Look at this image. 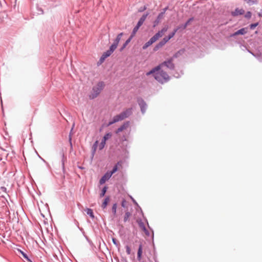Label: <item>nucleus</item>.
I'll return each instance as SVG.
<instances>
[{
    "label": "nucleus",
    "instance_id": "473e14b6",
    "mask_svg": "<svg viewBox=\"0 0 262 262\" xmlns=\"http://www.w3.org/2000/svg\"><path fill=\"white\" fill-rule=\"evenodd\" d=\"M177 32V29H173V31L170 33L167 36H166L169 39L172 38L174 35L176 34V32Z\"/></svg>",
    "mask_w": 262,
    "mask_h": 262
},
{
    "label": "nucleus",
    "instance_id": "864d4df0",
    "mask_svg": "<svg viewBox=\"0 0 262 262\" xmlns=\"http://www.w3.org/2000/svg\"><path fill=\"white\" fill-rule=\"evenodd\" d=\"M131 199H132V201H133V202L134 203V204L135 205L137 206L138 207H139V205H138V203H137V202H136V201L134 199V198H132V197H131Z\"/></svg>",
    "mask_w": 262,
    "mask_h": 262
},
{
    "label": "nucleus",
    "instance_id": "37998d69",
    "mask_svg": "<svg viewBox=\"0 0 262 262\" xmlns=\"http://www.w3.org/2000/svg\"><path fill=\"white\" fill-rule=\"evenodd\" d=\"M252 13L250 11H247L245 15V17L249 19L251 17Z\"/></svg>",
    "mask_w": 262,
    "mask_h": 262
},
{
    "label": "nucleus",
    "instance_id": "f3484780",
    "mask_svg": "<svg viewBox=\"0 0 262 262\" xmlns=\"http://www.w3.org/2000/svg\"><path fill=\"white\" fill-rule=\"evenodd\" d=\"M133 37L134 36L130 35L128 38L125 41V42L123 44L122 46L120 48L119 50L120 52L122 51L126 48V47L130 42Z\"/></svg>",
    "mask_w": 262,
    "mask_h": 262
},
{
    "label": "nucleus",
    "instance_id": "393cba45",
    "mask_svg": "<svg viewBox=\"0 0 262 262\" xmlns=\"http://www.w3.org/2000/svg\"><path fill=\"white\" fill-rule=\"evenodd\" d=\"M72 130H73V128L71 129L70 134L69 135V142L70 145V151H71L73 150V144H72V134H71Z\"/></svg>",
    "mask_w": 262,
    "mask_h": 262
},
{
    "label": "nucleus",
    "instance_id": "2f4dec72",
    "mask_svg": "<svg viewBox=\"0 0 262 262\" xmlns=\"http://www.w3.org/2000/svg\"><path fill=\"white\" fill-rule=\"evenodd\" d=\"M182 75H183V72H182V71H180V72H175L173 73V76L174 77L178 78H180Z\"/></svg>",
    "mask_w": 262,
    "mask_h": 262
},
{
    "label": "nucleus",
    "instance_id": "20e7f679",
    "mask_svg": "<svg viewBox=\"0 0 262 262\" xmlns=\"http://www.w3.org/2000/svg\"><path fill=\"white\" fill-rule=\"evenodd\" d=\"M137 101L139 106H140L141 112L142 115H144L147 108V104L144 100L141 97H138Z\"/></svg>",
    "mask_w": 262,
    "mask_h": 262
},
{
    "label": "nucleus",
    "instance_id": "ddd939ff",
    "mask_svg": "<svg viewBox=\"0 0 262 262\" xmlns=\"http://www.w3.org/2000/svg\"><path fill=\"white\" fill-rule=\"evenodd\" d=\"M122 162L121 161H118L113 167L111 170H108L110 173L113 176L115 172L119 170V167L121 166Z\"/></svg>",
    "mask_w": 262,
    "mask_h": 262
},
{
    "label": "nucleus",
    "instance_id": "f03ea898",
    "mask_svg": "<svg viewBox=\"0 0 262 262\" xmlns=\"http://www.w3.org/2000/svg\"><path fill=\"white\" fill-rule=\"evenodd\" d=\"M104 86L105 84L103 81H99L97 83V85L92 88V92L89 96V98L90 99H94L96 98L103 89Z\"/></svg>",
    "mask_w": 262,
    "mask_h": 262
},
{
    "label": "nucleus",
    "instance_id": "e2e57ef3",
    "mask_svg": "<svg viewBox=\"0 0 262 262\" xmlns=\"http://www.w3.org/2000/svg\"><path fill=\"white\" fill-rule=\"evenodd\" d=\"M75 224L76 225V226L78 227V226H79V223H78V222L76 220H75Z\"/></svg>",
    "mask_w": 262,
    "mask_h": 262
},
{
    "label": "nucleus",
    "instance_id": "2eb2a0df",
    "mask_svg": "<svg viewBox=\"0 0 262 262\" xmlns=\"http://www.w3.org/2000/svg\"><path fill=\"white\" fill-rule=\"evenodd\" d=\"M98 141L96 140L93 144L92 148L91 159H93L98 147Z\"/></svg>",
    "mask_w": 262,
    "mask_h": 262
},
{
    "label": "nucleus",
    "instance_id": "f257e3e1",
    "mask_svg": "<svg viewBox=\"0 0 262 262\" xmlns=\"http://www.w3.org/2000/svg\"><path fill=\"white\" fill-rule=\"evenodd\" d=\"M173 58H168L147 72L146 75L147 76L152 75L154 78L161 83L168 82L170 77L167 73L163 70L162 68L166 67L170 70H174L175 65L173 62Z\"/></svg>",
    "mask_w": 262,
    "mask_h": 262
},
{
    "label": "nucleus",
    "instance_id": "79ce46f5",
    "mask_svg": "<svg viewBox=\"0 0 262 262\" xmlns=\"http://www.w3.org/2000/svg\"><path fill=\"white\" fill-rule=\"evenodd\" d=\"M186 28V27H184V24H182L178 26L174 29H177V31L180 29L181 30H185Z\"/></svg>",
    "mask_w": 262,
    "mask_h": 262
},
{
    "label": "nucleus",
    "instance_id": "09e8293b",
    "mask_svg": "<svg viewBox=\"0 0 262 262\" xmlns=\"http://www.w3.org/2000/svg\"><path fill=\"white\" fill-rule=\"evenodd\" d=\"M147 9V7L146 6H144L143 7H141L139 8V9L138 10V11L139 12H142L143 11H144L146 9Z\"/></svg>",
    "mask_w": 262,
    "mask_h": 262
},
{
    "label": "nucleus",
    "instance_id": "4468645a",
    "mask_svg": "<svg viewBox=\"0 0 262 262\" xmlns=\"http://www.w3.org/2000/svg\"><path fill=\"white\" fill-rule=\"evenodd\" d=\"M125 118L129 117L133 114V108L129 107L121 112Z\"/></svg>",
    "mask_w": 262,
    "mask_h": 262
},
{
    "label": "nucleus",
    "instance_id": "412c9836",
    "mask_svg": "<svg viewBox=\"0 0 262 262\" xmlns=\"http://www.w3.org/2000/svg\"><path fill=\"white\" fill-rule=\"evenodd\" d=\"M184 52V50L181 49V50H179L178 51H177V52H176L173 55L172 57H171V58H173V59L174 58H177L178 57H179L181 55H182Z\"/></svg>",
    "mask_w": 262,
    "mask_h": 262
},
{
    "label": "nucleus",
    "instance_id": "0e129e2a",
    "mask_svg": "<svg viewBox=\"0 0 262 262\" xmlns=\"http://www.w3.org/2000/svg\"><path fill=\"white\" fill-rule=\"evenodd\" d=\"M152 241H154V231L152 230Z\"/></svg>",
    "mask_w": 262,
    "mask_h": 262
},
{
    "label": "nucleus",
    "instance_id": "603ef678",
    "mask_svg": "<svg viewBox=\"0 0 262 262\" xmlns=\"http://www.w3.org/2000/svg\"><path fill=\"white\" fill-rule=\"evenodd\" d=\"M143 231L145 233V234L146 236H149L150 235V233H149V231L146 228Z\"/></svg>",
    "mask_w": 262,
    "mask_h": 262
},
{
    "label": "nucleus",
    "instance_id": "a878e982",
    "mask_svg": "<svg viewBox=\"0 0 262 262\" xmlns=\"http://www.w3.org/2000/svg\"><path fill=\"white\" fill-rule=\"evenodd\" d=\"M115 117L117 122L123 120V119H125L124 117L123 116V115L121 113L118 115L115 116Z\"/></svg>",
    "mask_w": 262,
    "mask_h": 262
},
{
    "label": "nucleus",
    "instance_id": "8fccbe9b",
    "mask_svg": "<svg viewBox=\"0 0 262 262\" xmlns=\"http://www.w3.org/2000/svg\"><path fill=\"white\" fill-rule=\"evenodd\" d=\"M126 201L125 199H123L121 202V206L122 207L125 208L126 207Z\"/></svg>",
    "mask_w": 262,
    "mask_h": 262
},
{
    "label": "nucleus",
    "instance_id": "5701e85b",
    "mask_svg": "<svg viewBox=\"0 0 262 262\" xmlns=\"http://www.w3.org/2000/svg\"><path fill=\"white\" fill-rule=\"evenodd\" d=\"M252 55L255 57L259 62H262V54L260 52L252 54Z\"/></svg>",
    "mask_w": 262,
    "mask_h": 262
},
{
    "label": "nucleus",
    "instance_id": "f8f14e48",
    "mask_svg": "<svg viewBox=\"0 0 262 262\" xmlns=\"http://www.w3.org/2000/svg\"><path fill=\"white\" fill-rule=\"evenodd\" d=\"M61 163L62 171L63 172V173L64 174L65 172H66L65 162L67 161V157L65 156L63 152H61Z\"/></svg>",
    "mask_w": 262,
    "mask_h": 262
},
{
    "label": "nucleus",
    "instance_id": "c85d7f7f",
    "mask_svg": "<svg viewBox=\"0 0 262 262\" xmlns=\"http://www.w3.org/2000/svg\"><path fill=\"white\" fill-rule=\"evenodd\" d=\"M117 204L116 203L113 205L112 211L114 215H115L117 212Z\"/></svg>",
    "mask_w": 262,
    "mask_h": 262
},
{
    "label": "nucleus",
    "instance_id": "f704fd0d",
    "mask_svg": "<svg viewBox=\"0 0 262 262\" xmlns=\"http://www.w3.org/2000/svg\"><path fill=\"white\" fill-rule=\"evenodd\" d=\"M259 25V23L258 22L252 23L249 25V28L251 30H254L258 25Z\"/></svg>",
    "mask_w": 262,
    "mask_h": 262
},
{
    "label": "nucleus",
    "instance_id": "58836bf2",
    "mask_svg": "<svg viewBox=\"0 0 262 262\" xmlns=\"http://www.w3.org/2000/svg\"><path fill=\"white\" fill-rule=\"evenodd\" d=\"M170 39L166 36L160 41L165 45Z\"/></svg>",
    "mask_w": 262,
    "mask_h": 262
},
{
    "label": "nucleus",
    "instance_id": "c9c22d12",
    "mask_svg": "<svg viewBox=\"0 0 262 262\" xmlns=\"http://www.w3.org/2000/svg\"><path fill=\"white\" fill-rule=\"evenodd\" d=\"M36 10H37V13L38 14H43V9L39 7L38 5H36Z\"/></svg>",
    "mask_w": 262,
    "mask_h": 262
},
{
    "label": "nucleus",
    "instance_id": "3c124183",
    "mask_svg": "<svg viewBox=\"0 0 262 262\" xmlns=\"http://www.w3.org/2000/svg\"><path fill=\"white\" fill-rule=\"evenodd\" d=\"M167 30V27L163 28L160 31L163 35V34Z\"/></svg>",
    "mask_w": 262,
    "mask_h": 262
},
{
    "label": "nucleus",
    "instance_id": "aec40b11",
    "mask_svg": "<svg viewBox=\"0 0 262 262\" xmlns=\"http://www.w3.org/2000/svg\"><path fill=\"white\" fill-rule=\"evenodd\" d=\"M108 189V187L107 185H105L101 189V192L100 193L99 196L100 198H102L105 196V194Z\"/></svg>",
    "mask_w": 262,
    "mask_h": 262
},
{
    "label": "nucleus",
    "instance_id": "de8ad7c7",
    "mask_svg": "<svg viewBox=\"0 0 262 262\" xmlns=\"http://www.w3.org/2000/svg\"><path fill=\"white\" fill-rule=\"evenodd\" d=\"M104 60H105L103 58H102L101 57H100L99 60H98V61L97 63V66H100L104 61Z\"/></svg>",
    "mask_w": 262,
    "mask_h": 262
},
{
    "label": "nucleus",
    "instance_id": "0eeeda50",
    "mask_svg": "<svg viewBox=\"0 0 262 262\" xmlns=\"http://www.w3.org/2000/svg\"><path fill=\"white\" fill-rule=\"evenodd\" d=\"M112 175L111 174V173H110L108 171H107L100 179V185L104 184L107 181H108L112 177Z\"/></svg>",
    "mask_w": 262,
    "mask_h": 262
},
{
    "label": "nucleus",
    "instance_id": "5fc2aeb1",
    "mask_svg": "<svg viewBox=\"0 0 262 262\" xmlns=\"http://www.w3.org/2000/svg\"><path fill=\"white\" fill-rule=\"evenodd\" d=\"M87 242L89 243V244L91 247L94 246V244L91 239L88 240Z\"/></svg>",
    "mask_w": 262,
    "mask_h": 262
},
{
    "label": "nucleus",
    "instance_id": "e433bc0d",
    "mask_svg": "<svg viewBox=\"0 0 262 262\" xmlns=\"http://www.w3.org/2000/svg\"><path fill=\"white\" fill-rule=\"evenodd\" d=\"M194 19V17H191L190 18H189L185 23L184 24V27H187L188 25H189V24L190 23V22H191L192 21H193Z\"/></svg>",
    "mask_w": 262,
    "mask_h": 262
},
{
    "label": "nucleus",
    "instance_id": "6e6d98bb",
    "mask_svg": "<svg viewBox=\"0 0 262 262\" xmlns=\"http://www.w3.org/2000/svg\"><path fill=\"white\" fill-rule=\"evenodd\" d=\"M83 235L87 241L90 239L88 236L85 234V232L84 231H83Z\"/></svg>",
    "mask_w": 262,
    "mask_h": 262
},
{
    "label": "nucleus",
    "instance_id": "69168bd1",
    "mask_svg": "<svg viewBox=\"0 0 262 262\" xmlns=\"http://www.w3.org/2000/svg\"><path fill=\"white\" fill-rule=\"evenodd\" d=\"M78 168H79L80 169H84V167L82 166H78Z\"/></svg>",
    "mask_w": 262,
    "mask_h": 262
},
{
    "label": "nucleus",
    "instance_id": "7c9ffc66",
    "mask_svg": "<svg viewBox=\"0 0 262 262\" xmlns=\"http://www.w3.org/2000/svg\"><path fill=\"white\" fill-rule=\"evenodd\" d=\"M245 1L249 5H253L258 3L257 0H245Z\"/></svg>",
    "mask_w": 262,
    "mask_h": 262
},
{
    "label": "nucleus",
    "instance_id": "72a5a7b5",
    "mask_svg": "<svg viewBox=\"0 0 262 262\" xmlns=\"http://www.w3.org/2000/svg\"><path fill=\"white\" fill-rule=\"evenodd\" d=\"M116 122H117V121L115 117L114 116L112 120L108 121V123L106 125V126H107V127L110 126Z\"/></svg>",
    "mask_w": 262,
    "mask_h": 262
},
{
    "label": "nucleus",
    "instance_id": "7ed1b4c3",
    "mask_svg": "<svg viewBox=\"0 0 262 262\" xmlns=\"http://www.w3.org/2000/svg\"><path fill=\"white\" fill-rule=\"evenodd\" d=\"M149 14V13L147 12L145 14H144L139 19L138 21L137 22L136 26L133 28L132 32H131L130 35L133 36H135L136 33L140 28V27L143 25L144 21L145 20L147 16Z\"/></svg>",
    "mask_w": 262,
    "mask_h": 262
},
{
    "label": "nucleus",
    "instance_id": "bf43d9fd",
    "mask_svg": "<svg viewBox=\"0 0 262 262\" xmlns=\"http://www.w3.org/2000/svg\"><path fill=\"white\" fill-rule=\"evenodd\" d=\"M142 257V255L137 254V259L138 260H140Z\"/></svg>",
    "mask_w": 262,
    "mask_h": 262
},
{
    "label": "nucleus",
    "instance_id": "13d9d810",
    "mask_svg": "<svg viewBox=\"0 0 262 262\" xmlns=\"http://www.w3.org/2000/svg\"><path fill=\"white\" fill-rule=\"evenodd\" d=\"M259 17H262V9L260 10V12L258 13Z\"/></svg>",
    "mask_w": 262,
    "mask_h": 262
},
{
    "label": "nucleus",
    "instance_id": "4d7b16f0",
    "mask_svg": "<svg viewBox=\"0 0 262 262\" xmlns=\"http://www.w3.org/2000/svg\"><path fill=\"white\" fill-rule=\"evenodd\" d=\"M123 32H121V33H120L119 34H118L117 37H119V38H120L121 39L122 36H123Z\"/></svg>",
    "mask_w": 262,
    "mask_h": 262
},
{
    "label": "nucleus",
    "instance_id": "bb28decb",
    "mask_svg": "<svg viewBox=\"0 0 262 262\" xmlns=\"http://www.w3.org/2000/svg\"><path fill=\"white\" fill-rule=\"evenodd\" d=\"M112 242L113 243V244L114 245L116 246V247L117 248H119L120 247V243L119 242L117 241V239L116 238H115V237H112Z\"/></svg>",
    "mask_w": 262,
    "mask_h": 262
},
{
    "label": "nucleus",
    "instance_id": "a18cd8bd",
    "mask_svg": "<svg viewBox=\"0 0 262 262\" xmlns=\"http://www.w3.org/2000/svg\"><path fill=\"white\" fill-rule=\"evenodd\" d=\"M157 40V39L153 36L152 37H151L149 39V40L148 41H149L150 44L152 45V43L155 42Z\"/></svg>",
    "mask_w": 262,
    "mask_h": 262
},
{
    "label": "nucleus",
    "instance_id": "6e6552de",
    "mask_svg": "<svg viewBox=\"0 0 262 262\" xmlns=\"http://www.w3.org/2000/svg\"><path fill=\"white\" fill-rule=\"evenodd\" d=\"M130 122L129 121L124 122L122 125L118 127L115 131L116 134L122 132L123 130L126 129L129 125Z\"/></svg>",
    "mask_w": 262,
    "mask_h": 262
},
{
    "label": "nucleus",
    "instance_id": "b1692460",
    "mask_svg": "<svg viewBox=\"0 0 262 262\" xmlns=\"http://www.w3.org/2000/svg\"><path fill=\"white\" fill-rule=\"evenodd\" d=\"M163 43H162L161 41H160L159 43H158L154 48L153 51L156 52L159 50L161 48H162L163 46Z\"/></svg>",
    "mask_w": 262,
    "mask_h": 262
},
{
    "label": "nucleus",
    "instance_id": "4c0bfd02",
    "mask_svg": "<svg viewBox=\"0 0 262 262\" xmlns=\"http://www.w3.org/2000/svg\"><path fill=\"white\" fill-rule=\"evenodd\" d=\"M143 249H142V244H140L139 246V248L138 249L137 254L139 255H142L143 252Z\"/></svg>",
    "mask_w": 262,
    "mask_h": 262
},
{
    "label": "nucleus",
    "instance_id": "052dcab7",
    "mask_svg": "<svg viewBox=\"0 0 262 262\" xmlns=\"http://www.w3.org/2000/svg\"><path fill=\"white\" fill-rule=\"evenodd\" d=\"M78 228L83 233V231H84L83 228L81 227H80L79 226H78Z\"/></svg>",
    "mask_w": 262,
    "mask_h": 262
},
{
    "label": "nucleus",
    "instance_id": "39448f33",
    "mask_svg": "<svg viewBox=\"0 0 262 262\" xmlns=\"http://www.w3.org/2000/svg\"><path fill=\"white\" fill-rule=\"evenodd\" d=\"M112 136V134L111 132H108L104 135L99 146L100 150H102L104 148L106 141L108 140Z\"/></svg>",
    "mask_w": 262,
    "mask_h": 262
},
{
    "label": "nucleus",
    "instance_id": "c03bdc74",
    "mask_svg": "<svg viewBox=\"0 0 262 262\" xmlns=\"http://www.w3.org/2000/svg\"><path fill=\"white\" fill-rule=\"evenodd\" d=\"M126 252L128 255H130L131 253V249L129 246L126 245L125 246Z\"/></svg>",
    "mask_w": 262,
    "mask_h": 262
},
{
    "label": "nucleus",
    "instance_id": "338daca9",
    "mask_svg": "<svg viewBox=\"0 0 262 262\" xmlns=\"http://www.w3.org/2000/svg\"><path fill=\"white\" fill-rule=\"evenodd\" d=\"M242 46L243 47V49H246L247 50L248 49L246 46L242 45Z\"/></svg>",
    "mask_w": 262,
    "mask_h": 262
},
{
    "label": "nucleus",
    "instance_id": "4be33fe9",
    "mask_svg": "<svg viewBox=\"0 0 262 262\" xmlns=\"http://www.w3.org/2000/svg\"><path fill=\"white\" fill-rule=\"evenodd\" d=\"M86 214L92 219L95 218V215L93 212V210L91 208H87L86 209Z\"/></svg>",
    "mask_w": 262,
    "mask_h": 262
},
{
    "label": "nucleus",
    "instance_id": "a19ab883",
    "mask_svg": "<svg viewBox=\"0 0 262 262\" xmlns=\"http://www.w3.org/2000/svg\"><path fill=\"white\" fill-rule=\"evenodd\" d=\"M151 44L149 42V41H147L142 47L143 50L146 49L148 47H149L150 46H151Z\"/></svg>",
    "mask_w": 262,
    "mask_h": 262
},
{
    "label": "nucleus",
    "instance_id": "c756f323",
    "mask_svg": "<svg viewBox=\"0 0 262 262\" xmlns=\"http://www.w3.org/2000/svg\"><path fill=\"white\" fill-rule=\"evenodd\" d=\"M131 215V213L129 211H126L125 213V215L124 216L123 221L124 222H126L129 216Z\"/></svg>",
    "mask_w": 262,
    "mask_h": 262
},
{
    "label": "nucleus",
    "instance_id": "9d476101",
    "mask_svg": "<svg viewBox=\"0 0 262 262\" xmlns=\"http://www.w3.org/2000/svg\"><path fill=\"white\" fill-rule=\"evenodd\" d=\"M115 50L112 48L111 47H110L109 49L106 51L104 52L101 57L103 58L104 60L109 56L111 55V54L114 52Z\"/></svg>",
    "mask_w": 262,
    "mask_h": 262
},
{
    "label": "nucleus",
    "instance_id": "a211bd4d",
    "mask_svg": "<svg viewBox=\"0 0 262 262\" xmlns=\"http://www.w3.org/2000/svg\"><path fill=\"white\" fill-rule=\"evenodd\" d=\"M18 251L22 255L23 257L28 262H33L28 255L20 249H18Z\"/></svg>",
    "mask_w": 262,
    "mask_h": 262
},
{
    "label": "nucleus",
    "instance_id": "49530a36",
    "mask_svg": "<svg viewBox=\"0 0 262 262\" xmlns=\"http://www.w3.org/2000/svg\"><path fill=\"white\" fill-rule=\"evenodd\" d=\"M157 40V39L153 36L152 37H151L149 39V40L148 41H149L150 44L152 45V43L155 42Z\"/></svg>",
    "mask_w": 262,
    "mask_h": 262
},
{
    "label": "nucleus",
    "instance_id": "9b49d317",
    "mask_svg": "<svg viewBox=\"0 0 262 262\" xmlns=\"http://www.w3.org/2000/svg\"><path fill=\"white\" fill-rule=\"evenodd\" d=\"M245 13V11L243 9L236 8L234 11L231 12V14L232 16H237L241 15H243Z\"/></svg>",
    "mask_w": 262,
    "mask_h": 262
},
{
    "label": "nucleus",
    "instance_id": "680f3d73",
    "mask_svg": "<svg viewBox=\"0 0 262 262\" xmlns=\"http://www.w3.org/2000/svg\"><path fill=\"white\" fill-rule=\"evenodd\" d=\"M247 51H248L249 53H250L251 54H252H252H255L254 53L252 52V51H250V50H249V49H247Z\"/></svg>",
    "mask_w": 262,
    "mask_h": 262
},
{
    "label": "nucleus",
    "instance_id": "6ab92c4d",
    "mask_svg": "<svg viewBox=\"0 0 262 262\" xmlns=\"http://www.w3.org/2000/svg\"><path fill=\"white\" fill-rule=\"evenodd\" d=\"M120 40H121V39L120 38L116 37V38L114 40L113 43L112 44V45L110 47H111L112 48H113L114 50H115L117 48L118 45L119 41H120Z\"/></svg>",
    "mask_w": 262,
    "mask_h": 262
},
{
    "label": "nucleus",
    "instance_id": "ea45409f",
    "mask_svg": "<svg viewBox=\"0 0 262 262\" xmlns=\"http://www.w3.org/2000/svg\"><path fill=\"white\" fill-rule=\"evenodd\" d=\"M162 35L163 34L160 32V31H159L154 35V36L158 40L159 38L161 37Z\"/></svg>",
    "mask_w": 262,
    "mask_h": 262
},
{
    "label": "nucleus",
    "instance_id": "1a4fd4ad",
    "mask_svg": "<svg viewBox=\"0 0 262 262\" xmlns=\"http://www.w3.org/2000/svg\"><path fill=\"white\" fill-rule=\"evenodd\" d=\"M248 29V27L246 28H242L233 34L230 35L231 37H234L235 36L238 35H245L247 32V30Z\"/></svg>",
    "mask_w": 262,
    "mask_h": 262
},
{
    "label": "nucleus",
    "instance_id": "cd10ccee",
    "mask_svg": "<svg viewBox=\"0 0 262 262\" xmlns=\"http://www.w3.org/2000/svg\"><path fill=\"white\" fill-rule=\"evenodd\" d=\"M138 223L139 227L142 229V230H144L146 228L144 223L142 221L141 219L138 221Z\"/></svg>",
    "mask_w": 262,
    "mask_h": 262
},
{
    "label": "nucleus",
    "instance_id": "423d86ee",
    "mask_svg": "<svg viewBox=\"0 0 262 262\" xmlns=\"http://www.w3.org/2000/svg\"><path fill=\"white\" fill-rule=\"evenodd\" d=\"M168 7H165L164 8H163L161 12L158 14L156 19L154 20V21L153 23V27H155L156 26H157L158 25V24L160 21V20L163 17L164 15L165 14V13L166 11H167V10L168 9Z\"/></svg>",
    "mask_w": 262,
    "mask_h": 262
},
{
    "label": "nucleus",
    "instance_id": "774afa93",
    "mask_svg": "<svg viewBox=\"0 0 262 262\" xmlns=\"http://www.w3.org/2000/svg\"><path fill=\"white\" fill-rule=\"evenodd\" d=\"M38 156L39 157V158H40L41 160H42L43 161H45V160L38 154Z\"/></svg>",
    "mask_w": 262,
    "mask_h": 262
},
{
    "label": "nucleus",
    "instance_id": "dca6fc26",
    "mask_svg": "<svg viewBox=\"0 0 262 262\" xmlns=\"http://www.w3.org/2000/svg\"><path fill=\"white\" fill-rule=\"evenodd\" d=\"M110 201V196H106L104 198V200H103V202H102V203L101 204V208L103 210L106 209V207H107V206Z\"/></svg>",
    "mask_w": 262,
    "mask_h": 262
}]
</instances>
